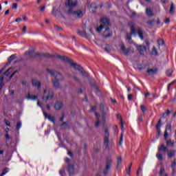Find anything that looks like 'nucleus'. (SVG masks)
<instances>
[{"label":"nucleus","mask_w":176,"mask_h":176,"mask_svg":"<svg viewBox=\"0 0 176 176\" xmlns=\"http://www.w3.org/2000/svg\"><path fill=\"white\" fill-rule=\"evenodd\" d=\"M78 3L79 2L78 0H67L65 3L66 8H69L67 10V14H70L75 19H82L83 17V10H78L76 11H74V8H76L78 6Z\"/></svg>","instance_id":"3"},{"label":"nucleus","mask_w":176,"mask_h":176,"mask_svg":"<svg viewBox=\"0 0 176 176\" xmlns=\"http://www.w3.org/2000/svg\"><path fill=\"white\" fill-rule=\"evenodd\" d=\"M164 23H165V24H170V19L167 18V19L164 21Z\"/></svg>","instance_id":"56"},{"label":"nucleus","mask_w":176,"mask_h":176,"mask_svg":"<svg viewBox=\"0 0 176 176\" xmlns=\"http://www.w3.org/2000/svg\"><path fill=\"white\" fill-rule=\"evenodd\" d=\"M104 145L105 149L109 151V129H108V127L104 129Z\"/></svg>","instance_id":"6"},{"label":"nucleus","mask_w":176,"mask_h":176,"mask_svg":"<svg viewBox=\"0 0 176 176\" xmlns=\"http://www.w3.org/2000/svg\"><path fill=\"white\" fill-rule=\"evenodd\" d=\"M160 127H162V119H160L155 126V129L157 130V132L158 133V135H160L161 131H160Z\"/></svg>","instance_id":"14"},{"label":"nucleus","mask_w":176,"mask_h":176,"mask_svg":"<svg viewBox=\"0 0 176 176\" xmlns=\"http://www.w3.org/2000/svg\"><path fill=\"white\" fill-rule=\"evenodd\" d=\"M171 168H176V158L173 160L170 165Z\"/></svg>","instance_id":"38"},{"label":"nucleus","mask_w":176,"mask_h":176,"mask_svg":"<svg viewBox=\"0 0 176 176\" xmlns=\"http://www.w3.org/2000/svg\"><path fill=\"white\" fill-rule=\"evenodd\" d=\"M54 28L57 30V31H63V28L57 25H54Z\"/></svg>","instance_id":"48"},{"label":"nucleus","mask_w":176,"mask_h":176,"mask_svg":"<svg viewBox=\"0 0 176 176\" xmlns=\"http://www.w3.org/2000/svg\"><path fill=\"white\" fill-rule=\"evenodd\" d=\"M46 71L51 75V76H54L55 78V80H53L54 87H56V89H60L61 86L60 85V82L64 80V76H63L61 73L49 68H47Z\"/></svg>","instance_id":"5"},{"label":"nucleus","mask_w":176,"mask_h":176,"mask_svg":"<svg viewBox=\"0 0 176 176\" xmlns=\"http://www.w3.org/2000/svg\"><path fill=\"white\" fill-rule=\"evenodd\" d=\"M157 68H154V69H148L146 72L148 75H156L157 74Z\"/></svg>","instance_id":"15"},{"label":"nucleus","mask_w":176,"mask_h":176,"mask_svg":"<svg viewBox=\"0 0 176 176\" xmlns=\"http://www.w3.org/2000/svg\"><path fill=\"white\" fill-rule=\"evenodd\" d=\"M45 57H55L56 58H60V60H62V61H64L65 63H68V64H71V65L74 68V69H77L79 71V72H81L82 76H85V78L89 77V74H87V72L83 69V67L75 62H74L73 60L69 59L68 57L65 56H61L60 54H50L47 52L45 53Z\"/></svg>","instance_id":"1"},{"label":"nucleus","mask_w":176,"mask_h":176,"mask_svg":"<svg viewBox=\"0 0 176 176\" xmlns=\"http://www.w3.org/2000/svg\"><path fill=\"white\" fill-rule=\"evenodd\" d=\"M138 34L141 41H144V33L142 32V30H138Z\"/></svg>","instance_id":"32"},{"label":"nucleus","mask_w":176,"mask_h":176,"mask_svg":"<svg viewBox=\"0 0 176 176\" xmlns=\"http://www.w3.org/2000/svg\"><path fill=\"white\" fill-rule=\"evenodd\" d=\"M100 124H101V121H100V120H98V121L95 123V127H98V126H100Z\"/></svg>","instance_id":"52"},{"label":"nucleus","mask_w":176,"mask_h":176,"mask_svg":"<svg viewBox=\"0 0 176 176\" xmlns=\"http://www.w3.org/2000/svg\"><path fill=\"white\" fill-rule=\"evenodd\" d=\"M102 120L104 123L107 122V114L105 113H102Z\"/></svg>","instance_id":"40"},{"label":"nucleus","mask_w":176,"mask_h":176,"mask_svg":"<svg viewBox=\"0 0 176 176\" xmlns=\"http://www.w3.org/2000/svg\"><path fill=\"white\" fill-rule=\"evenodd\" d=\"M45 57H55L56 58H60V60H62V61H64L65 63H68V64H71V65L74 68V69H77L79 71V72H81L82 76H85V78L89 77V74H87V72L83 69V67L75 62H74L73 60L69 59L68 57L65 56H61L60 54H50L47 52L45 53Z\"/></svg>","instance_id":"2"},{"label":"nucleus","mask_w":176,"mask_h":176,"mask_svg":"<svg viewBox=\"0 0 176 176\" xmlns=\"http://www.w3.org/2000/svg\"><path fill=\"white\" fill-rule=\"evenodd\" d=\"M133 100V94L128 95V101H131Z\"/></svg>","instance_id":"53"},{"label":"nucleus","mask_w":176,"mask_h":176,"mask_svg":"<svg viewBox=\"0 0 176 176\" xmlns=\"http://www.w3.org/2000/svg\"><path fill=\"white\" fill-rule=\"evenodd\" d=\"M98 9V7L97 6V4L96 3H92L89 6V12L91 13H96V10Z\"/></svg>","instance_id":"13"},{"label":"nucleus","mask_w":176,"mask_h":176,"mask_svg":"<svg viewBox=\"0 0 176 176\" xmlns=\"http://www.w3.org/2000/svg\"><path fill=\"white\" fill-rule=\"evenodd\" d=\"M9 170H10L9 168H4V169L3 170L2 173L0 175V176H3V175H5L7 173H9Z\"/></svg>","instance_id":"37"},{"label":"nucleus","mask_w":176,"mask_h":176,"mask_svg":"<svg viewBox=\"0 0 176 176\" xmlns=\"http://www.w3.org/2000/svg\"><path fill=\"white\" fill-rule=\"evenodd\" d=\"M67 155L70 156V157H74V153L72 151H68Z\"/></svg>","instance_id":"54"},{"label":"nucleus","mask_w":176,"mask_h":176,"mask_svg":"<svg viewBox=\"0 0 176 176\" xmlns=\"http://www.w3.org/2000/svg\"><path fill=\"white\" fill-rule=\"evenodd\" d=\"M12 71H13V68L10 67V68L8 69V70L4 73V75L8 76V75L10 74V72H12Z\"/></svg>","instance_id":"39"},{"label":"nucleus","mask_w":176,"mask_h":176,"mask_svg":"<svg viewBox=\"0 0 176 176\" xmlns=\"http://www.w3.org/2000/svg\"><path fill=\"white\" fill-rule=\"evenodd\" d=\"M45 118L49 119V120H50V122H52V123H54L56 122L54 118L50 115H47V113H45Z\"/></svg>","instance_id":"23"},{"label":"nucleus","mask_w":176,"mask_h":176,"mask_svg":"<svg viewBox=\"0 0 176 176\" xmlns=\"http://www.w3.org/2000/svg\"><path fill=\"white\" fill-rule=\"evenodd\" d=\"M136 47L140 54H141L142 56L144 55L145 52H146V47L144 45H136Z\"/></svg>","instance_id":"11"},{"label":"nucleus","mask_w":176,"mask_h":176,"mask_svg":"<svg viewBox=\"0 0 176 176\" xmlns=\"http://www.w3.org/2000/svg\"><path fill=\"white\" fill-rule=\"evenodd\" d=\"M170 113H171V111H170V109H167L166 112H165L162 114V119H166L167 118V116H168V115H170Z\"/></svg>","instance_id":"28"},{"label":"nucleus","mask_w":176,"mask_h":176,"mask_svg":"<svg viewBox=\"0 0 176 176\" xmlns=\"http://www.w3.org/2000/svg\"><path fill=\"white\" fill-rule=\"evenodd\" d=\"M111 101L113 104H118V102L115 99L111 98Z\"/></svg>","instance_id":"61"},{"label":"nucleus","mask_w":176,"mask_h":176,"mask_svg":"<svg viewBox=\"0 0 176 176\" xmlns=\"http://www.w3.org/2000/svg\"><path fill=\"white\" fill-rule=\"evenodd\" d=\"M157 43L159 45V46H164V40H163V38H159L157 41Z\"/></svg>","instance_id":"29"},{"label":"nucleus","mask_w":176,"mask_h":176,"mask_svg":"<svg viewBox=\"0 0 176 176\" xmlns=\"http://www.w3.org/2000/svg\"><path fill=\"white\" fill-rule=\"evenodd\" d=\"M78 35L82 36V35H83V32H82V30H78Z\"/></svg>","instance_id":"64"},{"label":"nucleus","mask_w":176,"mask_h":176,"mask_svg":"<svg viewBox=\"0 0 176 176\" xmlns=\"http://www.w3.org/2000/svg\"><path fill=\"white\" fill-rule=\"evenodd\" d=\"M122 164V157H118L117 159V166L119 167Z\"/></svg>","instance_id":"42"},{"label":"nucleus","mask_w":176,"mask_h":176,"mask_svg":"<svg viewBox=\"0 0 176 176\" xmlns=\"http://www.w3.org/2000/svg\"><path fill=\"white\" fill-rule=\"evenodd\" d=\"M21 129V122H19L16 123V130H20Z\"/></svg>","instance_id":"49"},{"label":"nucleus","mask_w":176,"mask_h":176,"mask_svg":"<svg viewBox=\"0 0 176 176\" xmlns=\"http://www.w3.org/2000/svg\"><path fill=\"white\" fill-rule=\"evenodd\" d=\"M166 141L167 146H174V141L171 140H165Z\"/></svg>","instance_id":"27"},{"label":"nucleus","mask_w":176,"mask_h":176,"mask_svg":"<svg viewBox=\"0 0 176 176\" xmlns=\"http://www.w3.org/2000/svg\"><path fill=\"white\" fill-rule=\"evenodd\" d=\"M53 97H54V93L53 91H48V96H45V100L47 101L48 100H52Z\"/></svg>","instance_id":"16"},{"label":"nucleus","mask_w":176,"mask_h":176,"mask_svg":"<svg viewBox=\"0 0 176 176\" xmlns=\"http://www.w3.org/2000/svg\"><path fill=\"white\" fill-rule=\"evenodd\" d=\"M100 108L102 113H105V106L104 105V104L101 103L100 105Z\"/></svg>","instance_id":"36"},{"label":"nucleus","mask_w":176,"mask_h":176,"mask_svg":"<svg viewBox=\"0 0 176 176\" xmlns=\"http://www.w3.org/2000/svg\"><path fill=\"white\" fill-rule=\"evenodd\" d=\"M12 9H17V3H12Z\"/></svg>","instance_id":"55"},{"label":"nucleus","mask_w":176,"mask_h":176,"mask_svg":"<svg viewBox=\"0 0 176 176\" xmlns=\"http://www.w3.org/2000/svg\"><path fill=\"white\" fill-rule=\"evenodd\" d=\"M166 76H168V77L171 76V75H173V69H170L166 70Z\"/></svg>","instance_id":"34"},{"label":"nucleus","mask_w":176,"mask_h":176,"mask_svg":"<svg viewBox=\"0 0 176 176\" xmlns=\"http://www.w3.org/2000/svg\"><path fill=\"white\" fill-rule=\"evenodd\" d=\"M165 171H166V169L164 168V167H162L160 170V176L163 175Z\"/></svg>","instance_id":"44"},{"label":"nucleus","mask_w":176,"mask_h":176,"mask_svg":"<svg viewBox=\"0 0 176 176\" xmlns=\"http://www.w3.org/2000/svg\"><path fill=\"white\" fill-rule=\"evenodd\" d=\"M28 100H32V101H36V100H38V96L31 95L29 94L28 95Z\"/></svg>","instance_id":"24"},{"label":"nucleus","mask_w":176,"mask_h":176,"mask_svg":"<svg viewBox=\"0 0 176 176\" xmlns=\"http://www.w3.org/2000/svg\"><path fill=\"white\" fill-rule=\"evenodd\" d=\"M3 68H1L0 70V75L3 72ZM2 87H3V76L0 78V91L2 90Z\"/></svg>","instance_id":"18"},{"label":"nucleus","mask_w":176,"mask_h":176,"mask_svg":"<svg viewBox=\"0 0 176 176\" xmlns=\"http://www.w3.org/2000/svg\"><path fill=\"white\" fill-rule=\"evenodd\" d=\"M126 39L129 43H131V41H133L131 35L127 34Z\"/></svg>","instance_id":"47"},{"label":"nucleus","mask_w":176,"mask_h":176,"mask_svg":"<svg viewBox=\"0 0 176 176\" xmlns=\"http://www.w3.org/2000/svg\"><path fill=\"white\" fill-rule=\"evenodd\" d=\"M74 80H76V82H78V83H80V79H79L78 77H74Z\"/></svg>","instance_id":"59"},{"label":"nucleus","mask_w":176,"mask_h":176,"mask_svg":"<svg viewBox=\"0 0 176 176\" xmlns=\"http://www.w3.org/2000/svg\"><path fill=\"white\" fill-rule=\"evenodd\" d=\"M175 12V7L174 6V3H171L170 8L169 10V13L170 14H174Z\"/></svg>","instance_id":"26"},{"label":"nucleus","mask_w":176,"mask_h":176,"mask_svg":"<svg viewBox=\"0 0 176 176\" xmlns=\"http://www.w3.org/2000/svg\"><path fill=\"white\" fill-rule=\"evenodd\" d=\"M126 174L129 176L131 175V168H128V169L126 170Z\"/></svg>","instance_id":"50"},{"label":"nucleus","mask_w":176,"mask_h":176,"mask_svg":"<svg viewBox=\"0 0 176 176\" xmlns=\"http://www.w3.org/2000/svg\"><path fill=\"white\" fill-rule=\"evenodd\" d=\"M45 12V6H41V8L39 10L40 13H43Z\"/></svg>","instance_id":"51"},{"label":"nucleus","mask_w":176,"mask_h":176,"mask_svg":"<svg viewBox=\"0 0 176 176\" xmlns=\"http://www.w3.org/2000/svg\"><path fill=\"white\" fill-rule=\"evenodd\" d=\"M128 25L131 28V35H135L137 30H135V23L133 21L128 22Z\"/></svg>","instance_id":"8"},{"label":"nucleus","mask_w":176,"mask_h":176,"mask_svg":"<svg viewBox=\"0 0 176 176\" xmlns=\"http://www.w3.org/2000/svg\"><path fill=\"white\" fill-rule=\"evenodd\" d=\"M120 49L124 56H127V54H129V53H130V50L126 49V46H124V43H120Z\"/></svg>","instance_id":"12"},{"label":"nucleus","mask_w":176,"mask_h":176,"mask_svg":"<svg viewBox=\"0 0 176 176\" xmlns=\"http://www.w3.org/2000/svg\"><path fill=\"white\" fill-rule=\"evenodd\" d=\"M104 50L105 52H111V48H109V47H105Z\"/></svg>","instance_id":"60"},{"label":"nucleus","mask_w":176,"mask_h":176,"mask_svg":"<svg viewBox=\"0 0 176 176\" xmlns=\"http://www.w3.org/2000/svg\"><path fill=\"white\" fill-rule=\"evenodd\" d=\"M67 171L69 173V176L74 174V173H75V164H69V166L67 168Z\"/></svg>","instance_id":"10"},{"label":"nucleus","mask_w":176,"mask_h":176,"mask_svg":"<svg viewBox=\"0 0 176 176\" xmlns=\"http://www.w3.org/2000/svg\"><path fill=\"white\" fill-rule=\"evenodd\" d=\"M118 119H120V123H122V122H123V119L122 118V116L118 114Z\"/></svg>","instance_id":"57"},{"label":"nucleus","mask_w":176,"mask_h":176,"mask_svg":"<svg viewBox=\"0 0 176 176\" xmlns=\"http://www.w3.org/2000/svg\"><path fill=\"white\" fill-rule=\"evenodd\" d=\"M175 156V150H170L168 153V159H171V157H174Z\"/></svg>","instance_id":"25"},{"label":"nucleus","mask_w":176,"mask_h":176,"mask_svg":"<svg viewBox=\"0 0 176 176\" xmlns=\"http://www.w3.org/2000/svg\"><path fill=\"white\" fill-rule=\"evenodd\" d=\"M123 135H124V133L123 132L121 133V136L119 141V145L120 146H122L123 145Z\"/></svg>","instance_id":"33"},{"label":"nucleus","mask_w":176,"mask_h":176,"mask_svg":"<svg viewBox=\"0 0 176 176\" xmlns=\"http://www.w3.org/2000/svg\"><path fill=\"white\" fill-rule=\"evenodd\" d=\"M14 58H16V55H14V54L11 55L8 58V63L6 64V66L8 67V65H9L12 63V61H13L14 60Z\"/></svg>","instance_id":"19"},{"label":"nucleus","mask_w":176,"mask_h":176,"mask_svg":"<svg viewBox=\"0 0 176 176\" xmlns=\"http://www.w3.org/2000/svg\"><path fill=\"white\" fill-rule=\"evenodd\" d=\"M23 19H21V18H17L16 19H15L16 23H21V21H22Z\"/></svg>","instance_id":"58"},{"label":"nucleus","mask_w":176,"mask_h":176,"mask_svg":"<svg viewBox=\"0 0 176 176\" xmlns=\"http://www.w3.org/2000/svg\"><path fill=\"white\" fill-rule=\"evenodd\" d=\"M33 86H37L38 89H41V82L36 79L32 80Z\"/></svg>","instance_id":"22"},{"label":"nucleus","mask_w":176,"mask_h":176,"mask_svg":"<svg viewBox=\"0 0 176 176\" xmlns=\"http://www.w3.org/2000/svg\"><path fill=\"white\" fill-rule=\"evenodd\" d=\"M146 14H147L148 17H152L155 15V14H153V11L149 8L146 9Z\"/></svg>","instance_id":"21"},{"label":"nucleus","mask_w":176,"mask_h":176,"mask_svg":"<svg viewBox=\"0 0 176 176\" xmlns=\"http://www.w3.org/2000/svg\"><path fill=\"white\" fill-rule=\"evenodd\" d=\"M170 0H161V1L162 2V3H168Z\"/></svg>","instance_id":"62"},{"label":"nucleus","mask_w":176,"mask_h":176,"mask_svg":"<svg viewBox=\"0 0 176 176\" xmlns=\"http://www.w3.org/2000/svg\"><path fill=\"white\" fill-rule=\"evenodd\" d=\"M140 109H141L142 113H145L146 112V110H147L146 107H145V105H144V104L140 105Z\"/></svg>","instance_id":"35"},{"label":"nucleus","mask_w":176,"mask_h":176,"mask_svg":"<svg viewBox=\"0 0 176 176\" xmlns=\"http://www.w3.org/2000/svg\"><path fill=\"white\" fill-rule=\"evenodd\" d=\"M156 157L158 159V160H163V155L160 153H157Z\"/></svg>","instance_id":"45"},{"label":"nucleus","mask_w":176,"mask_h":176,"mask_svg":"<svg viewBox=\"0 0 176 176\" xmlns=\"http://www.w3.org/2000/svg\"><path fill=\"white\" fill-rule=\"evenodd\" d=\"M111 166H112V162H111V160H107L106 162L105 168L103 170L104 175H107V174L109 173V170H111Z\"/></svg>","instance_id":"7"},{"label":"nucleus","mask_w":176,"mask_h":176,"mask_svg":"<svg viewBox=\"0 0 176 176\" xmlns=\"http://www.w3.org/2000/svg\"><path fill=\"white\" fill-rule=\"evenodd\" d=\"M158 151L160 152H168V148L164 146V144H161L158 147Z\"/></svg>","instance_id":"17"},{"label":"nucleus","mask_w":176,"mask_h":176,"mask_svg":"<svg viewBox=\"0 0 176 176\" xmlns=\"http://www.w3.org/2000/svg\"><path fill=\"white\" fill-rule=\"evenodd\" d=\"M54 108L55 109H56V111L61 109V108H63V102H57L56 103H55Z\"/></svg>","instance_id":"20"},{"label":"nucleus","mask_w":176,"mask_h":176,"mask_svg":"<svg viewBox=\"0 0 176 176\" xmlns=\"http://www.w3.org/2000/svg\"><path fill=\"white\" fill-rule=\"evenodd\" d=\"M170 130H171V122H167L166 129H165V131H164V140H167V138L168 137V132H167V131H170Z\"/></svg>","instance_id":"9"},{"label":"nucleus","mask_w":176,"mask_h":176,"mask_svg":"<svg viewBox=\"0 0 176 176\" xmlns=\"http://www.w3.org/2000/svg\"><path fill=\"white\" fill-rule=\"evenodd\" d=\"M100 21V25L96 28L97 32H101L102 29L105 28L103 33L104 38H111L112 36V30L109 28L111 27V20L108 17H102Z\"/></svg>","instance_id":"4"},{"label":"nucleus","mask_w":176,"mask_h":176,"mask_svg":"<svg viewBox=\"0 0 176 176\" xmlns=\"http://www.w3.org/2000/svg\"><path fill=\"white\" fill-rule=\"evenodd\" d=\"M151 54V56H157V50H156V47H153Z\"/></svg>","instance_id":"31"},{"label":"nucleus","mask_w":176,"mask_h":176,"mask_svg":"<svg viewBox=\"0 0 176 176\" xmlns=\"http://www.w3.org/2000/svg\"><path fill=\"white\" fill-rule=\"evenodd\" d=\"M91 109H92V111H93V112H95V111H96V109H97V107H96V106H93V107H91Z\"/></svg>","instance_id":"63"},{"label":"nucleus","mask_w":176,"mask_h":176,"mask_svg":"<svg viewBox=\"0 0 176 176\" xmlns=\"http://www.w3.org/2000/svg\"><path fill=\"white\" fill-rule=\"evenodd\" d=\"M52 13L53 16H55V17L57 16V13H60V11L58 9H56V8H53Z\"/></svg>","instance_id":"30"},{"label":"nucleus","mask_w":176,"mask_h":176,"mask_svg":"<svg viewBox=\"0 0 176 176\" xmlns=\"http://www.w3.org/2000/svg\"><path fill=\"white\" fill-rule=\"evenodd\" d=\"M156 22V21L155 19L153 20H150L147 21V24L148 25H153V24H155V23Z\"/></svg>","instance_id":"41"},{"label":"nucleus","mask_w":176,"mask_h":176,"mask_svg":"<svg viewBox=\"0 0 176 176\" xmlns=\"http://www.w3.org/2000/svg\"><path fill=\"white\" fill-rule=\"evenodd\" d=\"M175 82H176V80H174L172 81L170 83H169V84L168 85L167 89H168V90H170L171 86H173V85H174V83H175Z\"/></svg>","instance_id":"46"},{"label":"nucleus","mask_w":176,"mask_h":176,"mask_svg":"<svg viewBox=\"0 0 176 176\" xmlns=\"http://www.w3.org/2000/svg\"><path fill=\"white\" fill-rule=\"evenodd\" d=\"M34 50H35V49L29 50V51L26 52V54H28V56H32V54H34Z\"/></svg>","instance_id":"43"}]
</instances>
